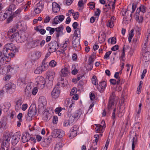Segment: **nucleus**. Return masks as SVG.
Here are the masks:
<instances>
[{
  "mask_svg": "<svg viewBox=\"0 0 150 150\" xmlns=\"http://www.w3.org/2000/svg\"><path fill=\"white\" fill-rule=\"evenodd\" d=\"M17 50L18 49L14 44H7L4 46L3 52L5 57L11 58L14 56V53L16 52Z\"/></svg>",
  "mask_w": 150,
  "mask_h": 150,
  "instance_id": "obj_1",
  "label": "nucleus"
},
{
  "mask_svg": "<svg viewBox=\"0 0 150 150\" xmlns=\"http://www.w3.org/2000/svg\"><path fill=\"white\" fill-rule=\"evenodd\" d=\"M82 112L81 110L76 111L75 113L72 114L69 116L68 120H65L63 123V125L65 127H68L69 125H71L73 122L77 120L81 117Z\"/></svg>",
  "mask_w": 150,
  "mask_h": 150,
  "instance_id": "obj_2",
  "label": "nucleus"
},
{
  "mask_svg": "<svg viewBox=\"0 0 150 150\" xmlns=\"http://www.w3.org/2000/svg\"><path fill=\"white\" fill-rule=\"evenodd\" d=\"M61 86L63 87L64 86V83H62ZM59 86H61V84L58 83L54 87L51 92V95L52 98H57L59 96L60 93V90Z\"/></svg>",
  "mask_w": 150,
  "mask_h": 150,
  "instance_id": "obj_3",
  "label": "nucleus"
},
{
  "mask_svg": "<svg viewBox=\"0 0 150 150\" xmlns=\"http://www.w3.org/2000/svg\"><path fill=\"white\" fill-rule=\"evenodd\" d=\"M35 83L37 87L39 88L42 89L45 86V79L41 76H37L35 79Z\"/></svg>",
  "mask_w": 150,
  "mask_h": 150,
  "instance_id": "obj_4",
  "label": "nucleus"
},
{
  "mask_svg": "<svg viewBox=\"0 0 150 150\" xmlns=\"http://www.w3.org/2000/svg\"><path fill=\"white\" fill-rule=\"evenodd\" d=\"M46 78L49 80V83H47L49 86H51L52 85L55 76V73L53 70H51L48 71L47 73Z\"/></svg>",
  "mask_w": 150,
  "mask_h": 150,
  "instance_id": "obj_5",
  "label": "nucleus"
},
{
  "mask_svg": "<svg viewBox=\"0 0 150 150\" xmlns=\"http://www.w3.org/2000/svg\"><path fill=\"white\" fill-rule=\"evenodd\" d=\"M58 48V45L56 41L51 42H50L48 46L49 52H55Z\"/></svg>",
  "mask_w": 150,
  "mask_h": 150,
  "instance_id": "obj_6",
  "label": "nucleus"
},
{
  "mask_svg": "<svg viewBox=\"0 0 150 150\" xmlns=\"http://www.w3.org/2000/svg\"><path fill=\"white\" fill-rule=\"evenodd\" d=\"M146 7L144 6H140L137 10L135 13V19L138 20L139 18V15L140 14H144L146 12Z\"/></svg>",
  "mask_w": 150,
  "mask_h": 150,
  "instance_id": "obj_7",
  "label": "nucleus"
},
{
  "mask_svg": "<svg viewBox=\"0 0 150 150\" xmlns=\"http://www.w3.org/2000/svg\"><path fill=\"white\" fill-rule=\"evenodd\" d=\"M13 71V68L11 67L9 65H7L4 67L3 69H0V74H5L6 73L12 72Z\"/></svg>",
  "mask_w": 150,
  "mask_h": 150,
  "instance_id": "obj_8",
  "label": "nucleus"
},
{
  "mask_svg": "<svg viewBox=\"0 0 150 150\" xmlns=\"http://www.w3.org/2000/svg\"><path fill=\"white\" fill-rule=\"evenodd\" d=\"M10 38L12 40H15L18 43L22 42L24 41L18 33H15L10 35Z\"/></svg>",
  "mask_w": 150,
  "mask_h": 150,
  "instance_id": "obj_9",
  "label": "nucleus"
},
{
  "mask_svg": "<svg viewBox=\"0 0 150 150\" xmlns=\"http://www.w3.org/2000/svg\"><path fill=\"white\" fill-rule=\"evenodd\" d=\"M11 139V136L9 133H6L4 135L3 144L4 146L8 147L9 145V142Z\"/></svg>",
  "mask_w": 150,
  "mask_h": 150,
  "instance_id": "obj_10",
  "label": "nucleus"
},
{
  "mask_svg": "<svg viewBox=\"0 0 150 150\" xmlns=\"http://www.w3.org/2000/svg\"><path fill=\"white\" fill-rule=\"evenodd\" d=\"M47 103L45 98L43 96L40 97L38 100V107L40 109H43Z\"/></svg>",
  "mask_w": 150,
  "mask_h": 150,
  "instance_id": "obj_11",
  "label": "nucleus"
},
{
  "mask_svg": "<svg viewBox=\"0 0 150 150\" xmlns=\"http://www.w3.org/2000/svg\"><path fill=\"white\" fill-rule=\"evenodd\" d=\"M16 6L14 4H12L6 9V12L8 14V15H12L13 14V12L16 9Z\"/></svg>",
  "mask_w": 150,
  "mask_h": 150,
  "instance_id": "obj_12",
  "label": "nucleus"
},
{
  "mask_svg": "<svg viewBox=\"0 0 150 150\" xmlns=\"http://www.w3.org/2000/svg\"><path fill=\"white\" fill-rule=\"evenodd\" d=\"M70 42L69 39H67L63 42L61 45V47L63 48V50H59V52L62 53H64V51L67 49V47L70 45Z\"/></svg>",
  "mask_w": 150,
  "mask_h": 150,
  "instance_id": "obj_13",
  "label": "nucleus"
},
{
  "mask_svg": "<svg viewBox=\"0 0 150 150\" xmlns=\"http://www.w3.org/2000/svg\"><path fill=\"white\" fill-rule=\"evenodd\" d=\"M33 89V86L31 84H28L25 90V96L28 97L30 96Z\"/></svg>",
  "mask_w": 150,
  "mask_h": 150,
  "instance_id": "obj_14",
  "label": "nucleus"
},
{
  "mask_svg": "<svg viewBox=\"0 0 150 150\" xmlns=\"http://www.w3.org/2000/svg\"><path fill=\"white\" fill-rule=\"evenodd\" d=\"M20 137V135L17 134V133L12 137L11 143L13 145L16 144L19 141Z\"/></svg>",
  "mask_w": 150,
  "mask_h": 150,
  "instance_id": "obj_15",
  "label": "nucleus"
},
{
  "mask_svg": "<svg viewBox=\"0 0 150 150\" xmlns=\"http://www.w3.org/2000/svg\"><path fill=\"white\" fill-rule=\"evenodd\" d=\"M64 18V16L63 15H60L55 16L53 24L55 25L62 22Z\"/></svg>",
  "mask_w": 150,
  "mask_h": 150,
  "instance_id": "obj_16",
  "label": "nucleus"
},
{
  "mask_svg": "<svg viewBox=\"0 0 150 150\" xmlns=\"http://www.w3.org/2000/svg\"><path fill=\"white\" fill-rule=\"evenodd\" d=\"M69 72V69L67 67H64L61 70V76H62L66 77L68 75Z\"/></svg>",
  "mask_w": 150,
  "mask_h": 150,
  "instance_id": "obj_17",
  "label": "nucleus"
},
{
  "mask_svg": "<svg viewBox=\"0 0 150 150\" xmlns=\"http://www.w3.org/2000/svg\"><path fill=\"white\" fill-rule=\"evenodd\" d=\"M23 102L21 98L18 99L16 102L15 108L16 111H17L21 109Z\"/></svg>",
  "mask_w": 150,
  "mask_h": 150,
  "instance_id": "obj_18",
  "label": "nucleus"
},
{
  "mask_svg": "<svg viewBox=\"0 0 150 150\" xmlns=\"http://www.w3.org/2000/svg\"><path fill=\"white\" fill-rule=\"evenodd\" d=\"M56 134L54 136L55 137H59L61 138L64 136V132L62 130L57 129L54 131ZM54 136V135H53Z\"/></svg>",
  "mask_w": 150,
  "mask_h": 150,
  "instance_id": "obj_19",
  "label": "nucleus"
},
{
  "mask_svg": "<svg viewBox=\"0 0 150 150\" xmlns=\"http://www.w3.org/2000/svg\"><path fill=\"white\" fill-rule=\"evenodd\" d=\"M146 37L145 38V41L144 44L143 45V49H146V47H147V44H149V42H148V39L150 36V29L148 28L147 30V33L146 34Z\"/></svg>",
  "mask_w": 150,
  "mask_h": 150,
  "instance_id": "obj_20",
  "label": "nucleus"
},
{
  "mask_svg": "<svg viewBox=\"0 0 150 150\" xmlns=\"http://www.w3.org/2000/svg\"><path fill=\"white\" fill-rule=\"evenodd\" d=\"M147 47L146 49L143 50V47L142 48V50L145 52L144 55L150 58V42H149V44H147Z\"/></svg>",
  "mask_w": 150,
  "mask_h": 150,
  "instance_id": "obj_21",
  "label": "nucleus"
},
{
  "mask_svg": "<svg viewBox=\"0 0 150 150\" xmlns=\"http://www.w3.org/2000/svg\"><path fill=\"white\" fill-rule=\"evenodd\" d=\"M30 139V134L26 132L24 133L22 136V142L23 143H25L28 142Z\"/></svg>",
  "mask_w": 150,
  "mask_h": 150,
  "instance_id": "obj_22",
  "label": "nucleus"
},
{
  "mask_svg": "<svg viewBox=\"0 0 150 150\" xmlns=\"http://www.w3.org/2000/svg\"><path fill=\"white\" fill-rule=\"evenodd\" d=\"M80 38L75 37L73 38L72 41V45L74 48L77 47L79 46Z\"/></svg>",
  "mask_w": 150,
  "mask_h": 150,
  "instance_id": "obj_23",
  "label": "nucleus"
},
{
  "mask_svg": "<svg viewBox=\"0 0 150 150\" xmlns=\"http://www.w3.org/2000/svg\"><path fill=\"white\" fill-rule=\"evenodd\" d=\"M41 52L38 51H36L31 54V56L32 59H36L39 58L41 56Z\"/></svg>",
  "mask_w": 150,
  "mask_h": 150,
  "instance_id": "obj_24",
  "label": "nucleus"
},
{
  "mask_svg": "<svg viewBox=\"0 0 150 150\" xmlns=\"http://www.w3.org/2000/svg\"><path fill=\"white\" fill-rule=\"evenodd\" d=\"M43 6L40 3L37 4L35 6L34 11L35 13H40L42 9Z\"/></svg>",
  "mask_w": 150,
  "mask_h": 150,
  "instance_id": "obj_25",
  "label": "nucleus"
},
{
  "mask_svg": "<svg viewBox=\"0 0 150 150\" xmlns=\"http://www.w3.org/2000/svg\"><path fill=\"white\" fill-rule=\"evenodd\" d=\"M52 9L53 12L57 13L60 10V6L56 2H53L52 4Z\"/></svg>",
  "mask_w": 150,
  "mask_h": 150,
  "instance_id": "obj_26",
  "label": "nucleus"
},
{
  "mask_svg": "<svg viewBox=\"0 0 150 150\" xmlns=\"http://www.w3.org/2000/svg\"><path fill=\"white\" fill-rule=\"evenodd\" d=\"M115 20V18L114 17L112 16L111 17L110 19L108 20L106 25L107 27H109L110 28H112L114 26L113 22Z\"/></svg>",
  "mask_w": 150,
  "mask_h": 150,
  "instance_id": "obj_27",
  "label": "nucleus"
},
{
  "mask_svg": "<svg viewBox=\"0 0 150 150\" xmlns=\"http://www.w3.org/2000/svg\"><path fill=\"white\" fill-rule=\"evenodd\" d=\"M36 114L35 109L30 108L28 113V115L29 117V119H31V117Z\"/></svg>",
  "mask_w": 150,
  "mask_h": 150,
  "instance_id": "obj_28",
  "label": "nucleus"
},
{
  "mask_svg": "<svg viewBox=\"0 0 150 150\" xmlns=\"http://www.w3.org/2000/svg\"><path fill=\"white\" fill-rule=\"evenodd\" d=\"M63 30V28L62 26H59L55 28V31L57 37H59L60 35L63 34V33H62Z\"/></svg>",
  "mask_w": 150,
  "mask_h": 150,
  "instance_id": "obj_29",
  "label": "nucleus"
},
{
  "mask_svg": "<svg viewBox=\"0 0 150 150\" xmlns=\"http://www.w3.org/2000/svg\"><path fill=\"white\" fill-rule=\"evenodd\" d=\"M125 107L123 105H121L119 109L118 116L121 117L122 116L124 113V110L125 109Z\"/></svg>",
  "mask_w": 150,
  "mask_h": 150,
  "instance_id": "obj_30",
  "label": "nucleus"
},
{
  "mask_svg": "<svg viewBox=\"0 0 150 150\" xmlns=\"http://www.w3.org/2000/svg\"><path fill=\"white\" fill-rule=\"evenodd\" d=\"M16 88V85L14 83H10L6 84L5 86V88L7 90L10 89H15Z\"/></svg>",
  "mask_w": 150,
  "mask_h": 150,
  "instance_id": "obj_31",
  "label": "nucleus"
},
{
  "mask_svg": "<svg viewBox=\"0 0 150 150\" xmlns=\"http://www.w3.org/2000/svg\"><path fill=\"white\" fill-rule=\"evenodd\" d=\"M105 35L104 33L103 32L98 37V40L101 43L104 42L105 40Z\"/></svg>",
  "mask_w": 150,
  "mask_h": 150,
  "instance_id": "obj_32",
  "label": "nucleus"
},
{
  "mask_svg": "<svg viewBox=\"0 0 150 150\" xmlns=\"http://www.w3.org/2000/svg\"><path fill=\"white\" fill-rule=\"evenodd\" d=\"M8 14L6 12L4 13L1 12L0 13V20L3 21L5 20L7 17Z\"/></svg>",
  "mask_w": 150,
  "mask_h": 150,
  "instance_id": "obj_33",
  "label": "nucleus"
},
{
  "mask_svg": "<svg viewBox=\"0 0 150 150\" xmlns=\"http://www.w3.org/2000/svg\"><path fill=\"white\" fill-rule=\"evenodd\" d=\"M150 59V58H148L146 56L144 55L142 62V63H143L145 66H147L149 64V60Z\"/></svg>",
  "mask_w": 150,
  "mask_h": 150,
  "instance_id": "obj_34",
  "label": "nucleus"
},
{
  "mask_svg": "<svg viewBox=\"0 0 150 150\" xmlns=\"http://www.w3.org/2000/svg\"><path fill=\"white\" fill-rule=\"evenodd\" d=\"M6 122L4 120H3L0 123V131H2L5 128L6 125Z\"/></svg>",
  "mask_w": 150,
  "mask_h": 150,
  "instance_id": "obj_35",
  "label": "nucleus"
},
{
  "mask_svg": "<svg viewBox=\"0 0 150 150\" xmlns=\"http://www.w3.org/2000/svg\"><path fill=\"white\" fill-rule=\"evenodd\" d=\"M23 10V8L22 7L19 8L16 11L13 13V14L12 15V16L13 17H15L18 14H19Z\"/></svg>",
  "mask_w": 150,
  "mask_h": 150,
  "instance_id": "obj_36",
  "label": "nucleus"
},
{
  "mask_svg": "<svg viewBox=\"0 0 150 150\" xmlns=\"http://www.w3.org/2000/svg\"><path fill=\"white\" fill-rule=\"evenodd\" d=\"M96 131L97 132H100V131L103 132V128H105V126H102V125H100L99 124H96Z\"/></svg>",
  "mask_w": 150,
  "mask_h": 150,
  "instance_id": "obj_37",
  "label": "nucleus"
},
{
  "mask_svg": "<svg viewBox=\"0 0 150 150\" xmlns=\"http://www.w3.org/2000/svg\"><path fill=\"white\" fill-rule=\"evenodd\" d=\"M137 138L136 137H133L132 139V150H134V148L135 146L137 144Z\"/></svg>",
  "mask_w": 150,
  "mask_h": 150,
  "instance_id": "obj_38",
  "label": "nucleus"
},
{
  "mask_svg": "<svg viewBox=\"0 0 150 150\" xmlns=\"http://www.w3.org/2000/svg\"><path fill=\"white\" fill-rule=\"evenodd\" d=\"M18 33L16 31V29L15 28H12L9 30L8 31V37H10V35L15 33Z\"/></svg>",
  "mask_w": 150,
  "mask_h": 150,
  "instance_id": "obj_39",
  "label": "nucleus"
},
{
  "mask_svg": "<svg viewBox=\"0 0 150 150\" xmlns=\"http://www.w3.org/2000/svg\"><path fill=\"white\" fill-rule=\"evenodd\" d=\"M31 1H28L27 2V3L25 4L24 7H22L24 11H25L28 10L31 4Z\"/></svg>",
  "mask_w": 150,
  "mask_h": 150,
  "instance_id": "obj_40",
  "label": "nucleus"
},
{
  "mask_svg": "<svg viewBox=\"0 0 150 150\" xmlns=\"http://www.w3.org/2000/svg\"><path fill=\"white\" fill-rule=\"evenodd\" d=\"M74 34L76 37L78 38H79L81 36L80 29L77 28L76 29L74 32Z\"/></svg>",
  "mask_w": 150,
  "mask_h": 150,
  "instance_id": "obj_41",
  "label": "nucleus"
},
{
  "mask_svg": "<svg viewBox=\"0 0 150 150\" xmlns=\"http://www.w3.org/2000/svg\"><path fill=\"white\" fill-rule=\"evenodd\" d=\"M77 132L75 131L73 132L70 131L69 133V137L71 139H72L74 137H75L77 135Z\"/></svg>",
  "mask_w": 150,
  "mask_h": 150,
  "instance_id": "obj_42",
  "label": "nucleus"
},
{
  "mask_svg": "<svg viewBox=\"0 0 150 150\" xmlns=\"http://www.w3.org/2000/svg\"><path fill=\"white\" fill-rule=\"evenodd\" d=\"M134 30L132 29L130 31L129 35L128 37V41L129 43H130L131 42V40L134 36Z\"/></svg>",
  "mask_w": 150,
  "mask_h": 150,
  "instance_id": "obj_43",
  "label": "nucleus"
},
{
  "mask_svg": "<svg viewBox=\"0 0 150 150\" xmlns=\"http://www.w3.org/2000/svg\"><path fill=\"white\" fill-rule=\"evenodd\" d=\"M25 83H26V82L24 79H20L18 80L17 84L19 86H22Z\"/></svg>",
  "mask_w": 150,
  "mask_h": 150,
  "instance_id": "obj_44",
  "label": "nucleus"
},
{
  "mask_svg": "<svg viewBox=\"0 0 150 150\" xmlns=\"http://www.w3.org/2000/svg\"><path fill=\"white\" fill-rule=\"evenodd\" d=\"M43 71L42 70V68L40 66L38 67L37 69L34 71V72L35 74H40Z\"/></svg>",
  "mask_w": 150,
  "mask_h": 150,
  "instance_id": "obj_45",
  "label": "nucleus"
},
{
  "mask_svg": "<svg viewBox=\"0 0 150 150\" xmlns=\"http://www.w3.org/2000/svg\"><path fill=\"white\" fill-rule=\"evenodd\" d=\"M50 118V115L48 112H46L44 114L43 119L46 121H48Z\"/></svg>",
  "mask_w": 150,
  "mask_h": 150,
  "instance_id": "obj_46",
  "label": "nucleus"
},
{
  "mask_svg": "<svg viewBox=\"0 0 150 150\" xmlns=\"http://www.w3.org/2000/svg\"><path fill=\"white\" fill-rule=\"evenodd\" d=\"M92 81L93 84L95 85H98L97 78L96 76H93L92 78Z\"/></svg>",
  "mask_w": 150,
  "mask_h": 150,
  "instance_id": "obj_47",
  "label": "nucleus"
},
{
  "mask_svg": "<svg viewBox=\"0 0 150 150\" xmlns=\"http://www.w3.org/2000/svg\"><path fill=\"white\" fill-rule=\"evenodd\" d=\"M74 107V103L72 102L69 105L68 109V111L69 113H71Z\"/></svg>",
  "mask_w": 150,
  "mask_h": 150,
  "instance_id": "obj_48",
  "label": "nucleus"
},
{
  "mask_svg": "<svg viewBox=\"0 0 150 150\" xmlns=\"http://www.w3.org/2000/svg\"><path fill=\"white\" fill-rule=\"evenodd\" d=\"M112 52V51H109L106 52L104 57V59H109L110 55L111 54Z\"/></svg>",
  "mask_w": 150,
  "mask_h": 150,
  "instance_id": "obj_49",
  "label": "nucleus"
},
{
  "mask_svg": "<svg viewBox=\"0 0 150 150\" xmlns=\"http://www.w3.org/2000/svg\"><path fill=\"white\" fill-rule=\"evenodd\" d=\"M106 86V83L105 81L100 82L99 84V86L101 89L105 88Z\"/></svg>",
  "mask_w": 150,
  "mask_h": 150,
  "instance_id": "obj_50",
  "label": "nucleus"
},
{
  "mask_svg": "<svg viewBox=\"0 0 150 150\" xmlns=\"http://www.w3.org/2000/svg\"><path fill=\"white\" fill-rule=\"evenodd\" d=\"M79 129V127L77 125H74L73 127H72L71 128L70 131H71L73 132H77V131Z\"/></svg>",
  "mask_w": 150,
  "mask_h": 150,
  "instance_id": "obj_51",
  "label": "nucleus"
},
{
  "mask_svg": "<svg viewBox=\"0 0 150 150\" xmlns=\"http://www.w3.org/2000/svg\"><path fill=\"white\" fill-rule=\"evenodd\" d=\"M62 144L61 142H59L56 145L55 149L56 150H60V149L62 147Z\"/></svg>",
  "mask_w": 150,
  "mask_h": 150,
  "instance_id": "obj_52",
  "label": "nucleus"
},
{
  "mask_svg": "<svg viewBox=\"0 0 150 150\" xmlns=\"http://www.w3.org/2000/svg\"><path fill=\"white\" fill-rule=\"evenodd\" d=\"M72 67L73 68H74L73 69H72V71H71L72 74L73 75H75L77 74L78 71V70L75 68V65H72Z\"/></svg>",
  "mask_w": 150,
  "mask_h": 150,
  "instance_id": "obj_53",
  "label": "nucleus"
},
{
  "mask_svg": "<svg viewBox=\"0 0 150 150\" xmlns=\"http://www.w3.org/2000/svg\"><path fill=\"white\" fill-rule=\"evenodd\" d=\"M57 64V63L54 60H52L49 63V65L50 66L54 67L56 66Z\"/></svg>",
  "mask_w": 150,
  "mask_h": 150,
  "instance_id": "obj_54",
  "label": "nucleus"
},
{
  "mask_svg": "<svg viewBox=\"0 0 150 150\" xmlns=\"http://www.w3.org/2000/svg\"><path fill=\"white\" fill-rule=\"evenodd\" d=\"M114 101L112 100H109V103L108 105V109H111V107L112 105H114Z\"/></svg>",
  "mask_w": 150,
  "mask_h": 150,
  "instance_id": "obj_55",
  "label": "nucleus"
},
{
  "mask_svg": "<svg viewBox=\"0 0 150 150\" xmlns=\"http://www.w3.org/2000/svg\"><path fill=\"white\" fill-rule=\"evenodd\" d=\"M108 42H110L112 44H114L116 42V38L115 37H113L111 38H110L108 40Z\"/></svg>",
  "mask_w": 150,
  "mask_h": 150,
  "instance_id": "obj_56",
  "label": "nucleus"
},
{
  "mask_svg": "<svg viewBox=\"0 0 150 150\" xmlns=\"http://www.w3.org/2000/svg\"><path fill=\"white\" fill-rule=\"evenodd\" d=\"M77 89L76 88H73L71 91L70 93V95L71 96H73L76 94V93Z\"/></svg>",
  "mask_w": 150,
  "mask_h": 150,
  "instance_id": "obj_57",
  "label": "nucleus"
},
{
  "mask_svg": "<svg viewBox=\"0 0 150 150\" xmlns=\"http://www.w3.org/2000/svg\"><path fill=\"white\" fill-rule=\"evenodd\" d=\"M94 137L95 138V139L93 141L94 142H95V144L97 145L98 139L100 137V135L95 134L94 135Z\"/></svg>",
  "mask_w": 150,
  "mask_h": 150,
  "instance_id": "obj_58",
  "label": "nucleus"
},
{
  "mask_svg": "<svg viewBox=\"0 0 150 150\" xmlns=\"http://www.w3.org/2000/svg\"><path fill=\"white\" fill-rule=\"evenodd\" d=\"M58 117L57 116H54L52 119V122L54 124H56L58 122Z\"/></svg>",
  "mask_w": 150,
  "mask_h": 150,
  "instance_id": "obj_59",
  "label": "nucleus"
},
{
  "mask_svg": "<svg viewBox=\"0 0 150 150\" xmlns=\"http://www.w3.org/2000/svg\"><path fill=\"white\" fill-rule=\"evenodd\" d=\"M110 141V140L109 139H108L107 140L105 146L103 148V150H107V148H108V146Z\"/></svg>",
  "mask_w": 150,
  "mask_h": 150,
  "instance_id": "obj_60",
  "label": "nucleus"
},
{
  "mask_svg": "<svg viewBox=\"0 0 150 150\" xmlns=\"http://www.w3.org/2000/svg\"><path fill=\"white\" fill-rule=\"evenodd\" d=\"M50 17L48 15L46 16L44 20V23H47L50 21Z\"/></svg>",
  "mask_w": 150,
  "mask_h": 150,
  "instance_id": "obj_61",
  "label": "nucleus"
},
{
  "mask_svg": "<svg viewBox=\"0 0 150 150\" xmlns=\"http://www.w3.org/2000/svg\"><path fill=\"white\" fill-rule=\"evenodd\" d=\"M72 102V100H71L69 98H67L65 101V103L67 106L70 103H71Z\"/></svg>",
  "mask_w": 150,
  "mask_h": 150,
  "instance_id": "obj_62",
  "label": "nucleus"
},
{
  "mask_svg": "<svg viewBox=\"0 0 150 150\" xmlns=\"http://www.w3.org/2000/svg\"><path fill=\"white\" fill-rule=\"evenodd\" d=\"M28 105L27 104H24L22 105L21 109L23 111L25 110L28 108Z\"/></svg>",
  "mask_w": 150,
  "mask_h": 150,
  "instance_id": "obj_63",
  "label": "nucleus"
},
{
  "mask_svg": "<svg viewBox=\"0 0 150 150\" xmlns=\"http://www.w3.org/2000/svg\"><path fill=\"white\" fill-rule=\"evenodd\" d=\"M79 13L78 12L73 13L72 16L75 19H77L79 17Z\"/></svg>",
  "mask_w": 150,
  "mask_h": 150,
  "instance_id": "obj_64",
  "label": "nucleus"
}]
</instances>
